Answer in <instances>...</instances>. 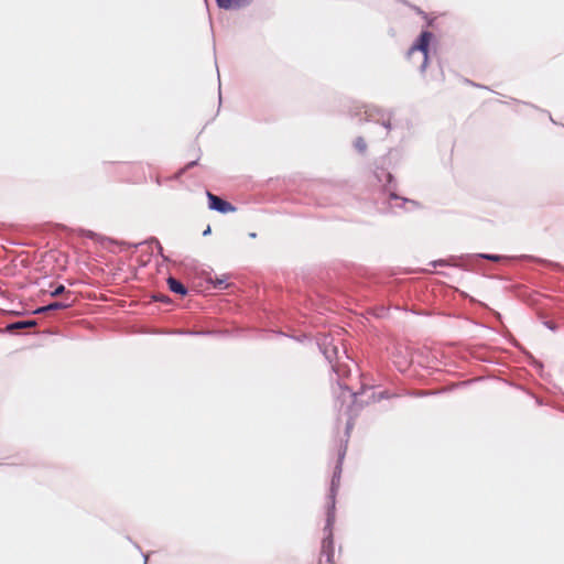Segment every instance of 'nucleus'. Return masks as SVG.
I'll list each match as a JSON object with an SVG mask.
<instances>
[{"label": "nucleus", "mask_w": 564, "mask_h": 564, "mask_svg": "<svg viewBox=\"0 0 564 564\" xmlns=\"http://www.w3.org/2000/svg\"><path fill=\"white\" fill-rule=\"evenodd\" d=\"M433 34L430 31H423L416 42L410 47L409 56L414 52L420 51L423 54V66L426 65L429 58V45L432 41Z\"/></svg>", "instance_id": "obj_1"}, {"label": "nucleus", "mask_w": 564, "mask_h": 564, "mask_svg": "<svg viewBox=\"0 0 564 564\" xmlns=\"http://www.w3.org/2000/svg\"><path fill=\"white\" fill-rule=\"evenodd\" d=\"M318 564H335L332 531H329L328 535L323 540Z\"/></svg>", "instance_id": "obj_2"}, {"label": "nucleus", "mask_w": 564, "mask_h": 564, "mask_svg": "<svg viewBox=\"0 0 564 564\" xmlns=\"http://www.w3.org/2000/svg\"><path fill=\"white\" fill-rule=\"evenodd\" d=\"M207 197L210 209L217 210L223 214L236 212V207L234 205L214 195L213 193L207 192Z\"/></svg>", "instance_id": "obj_3"}, {"label": "nucleus", "mask_w": 564, "mask_h": 564, "mask_svg": "<svg viewBox=\"0 0 564 564\" xmlns=\"http://www.w3.org/2000/svg\"><path fill=\"white\" fill-rule=\"evenodd\" d=\"M251 0H216L221 9L230 10L247 6Z\"/></svg>", "instance_id": "obj_4"}, {"label": "nucleus", "mask_w": 564, "mask_h": 564, "mask_svg": "<svg viewBox=\"0 0 564 564\" xmlns=\"http://www.w3.org/2000/svg\"><path fill=\"white\" fill-rule=\"evenodd\" d=\"M167 285L169 289L176 294L186 295L187 293V289L184 286V284L172 276L167 279Z\"/></svg>", "instance_id": "obj_5"}, {"label": "nucleus", "mask_w": 564, "mask_h": 564, "mask_svg": "<svg viewBox=\"0 0 564 564\" xmlns=\"http://www.w3.org/2000/svg\"><path fill=\"white\" fill-rule=\"evenodd\" d=\"M69 306H70V304L66 303V302H54V303H51V304H48L46 306L39 307L34 313L35 314H42V313H45V312H48V311L64 310V308H67Z\"/></svg>", "instance_id": "obj_6"}, {"label": "nucleus", "mask_w": 564, "mask_h": 564, "mask_svg": "<svg viewBox=\"0 0 564 564\" xmlns=\"http://www.w3.org/2000/svg\"><path fill=\"white\" fill-rule=\"evenodd\" d=\"M36 325L35 321H26V322H17L9 326V329H19L26 327H34Z\"/></svg>", "instance_id": "obj_7"}, {"label": "nucleus", "mask_w": 564, "mask_h": 564, "mask_svg": "<svg viewBox=\"0 0 564 564\" xmlns=\"http://www.w3.org/2000/svg\"><path fill=\"white\" fill-rule=\"evenodd\" d=\"M355 147L356 149L359 151V152H365L366 151V148H367V144L365 142L364 139L359 138L357 139L356 143H355Z\"/></svg>", "instance_id": "obj_8"}, {"label": "nucleus", "mask_w": 564, "mask_h": 564, "mask_svg": "<svg viewBox=\"0 0 564 564\" xmlns=\"http://www.w3.org/2000/svg\"><path fill=\"white\" fill-rule=\"evenodd\" d=\"M65 292V286L64 285H58L52 293L51 295L52 296H58L61 294H63Z\"/></svg>", "instance_id": "obj_9"}, {"label": "nucleus", "mask_w": 564, "mask_h": 564, "mask_svg": "<svg viewBox=\"0 0 564 564\" xmlns=\"http://www.w3.org/2000/svg\"><path fill=\"white\" fill-rule=\"evenodd\" d=\"M195 164H196V162H191V163H188V164L186 165V169H189V167L194 166Z\"/></svg>", "instance_id": "obj_10"}, {"label": "nucleus", "mask_w": 564, "mask_h": 564, "mask_svg": "<svg viewBox=\"0 0 564 564\" xmlns=\"http://www.w3.org/2000/svg\"><path fill=\"white\" fill-rule=\"evenodd\" d=\"M225 283V280H217V285H221Z\"/></svg>", "instance_id": "obj_11"}, {"label": "nucleus", "mask_w": 564, "mask_h": 564, "mask_svg": "<svg viewBox=\"0 0 564 564\" xmlns=\"http://www.w3.org/2000/svg\"><path fill=\"white\" fill-rule=\"evenodd\" d=\"M330 524H332V518L328 517V519H327V527H329Z\"/></svg>", "instance_id": "obj_12"}, {"label": "nucleus", "mask_w": 564, "mask_h": 564, "mask_svg": "<svg viewBox=\"0 0 564 564\" xmlns=\"http://www.w3.org/2000/svg\"><path fill=\"white\" fill-rule=\"evenodd\" d=\"M209 231H210V228L208 227V228L205 230L204 235L209 234Z\"/></svg>", "instance_id": "obj_13"}, {"label": "nucleus", "mask_w": 564, "mask_h": 564, "mask_svg": "<svg viewBox=\"0 0 564 564\" xmlns=\"http://www.w3.org/2000/svg\"><path fill=\"white\" fill-rule=\"evenodd\" d=\"M165 299H166V296L158 297V300H160V301H164Z\"/></svg>", "instance_id": "obj_14"}]
</instances>
